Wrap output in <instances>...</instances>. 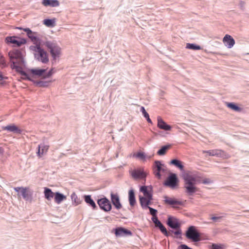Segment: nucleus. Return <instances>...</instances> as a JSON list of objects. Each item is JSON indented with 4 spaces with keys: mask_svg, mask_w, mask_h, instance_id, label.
<instances>
[{
    "mask_svg": "<svg viewBox=\"0 0 249 249\" xmlns=\"http://www.w3.org/2000/svg\"><path fill=\"white\" fill-rule=\"evenodd\" d=\"M8 63L7 62L4 55L0 53V67L4 68L8 67Z\"/></svg>",
    "mask_w": 249,
    "mask_h": 249,
    "instance_id": "ea45409f",
    "label": "nucleus"
},
{
    "mask_svg": "<svg viewBox=\"0 0 249 249\" xmlns=\"http://www.w3.org/2000/svg\"><path fill=\"white\" fill-rule=\"evenodd\" d=\"M16 29H19V30H23L24 31V30L25 29V28H23V27H17L16 28Z\"/></svg>",
    "mask_w": 249,
    "mask_h": 249,
    "instance_id": "603ef678",
    "label": "nucleus"
},
{
    "mask_svg": "<svg viewBox=\"0 0 249 249\" xmlns=\"http://www.w3.org/2000/svg\"><path fill=\"white\" fill-rule=\"evenodd\" d=\"M7 78L6 77L4 76L2 73H0V81H2L4 79H7Z\"/></svg>",
    "mask_w": 249,
    "mask_h": 249,
    "instance_id": "8fccbe9b",
    "label": "nucleus"
},
{
    "mask_svg": "<svg viewBox=\"0 0 249 249\" xmlns=\"http://www.w3.org/2000/svg\"><path fill=\"white\" fill-rule=\"evenodd\" d=\"M35 44L36 45L30 46L29 47L30 50L35 52L36 53H38L43 49L41 47V46H42V44H38L36 43H35Z\"/></svg>",
    "mask_w": 249,
    "mask_h": 249,
    "instance_id": "58836bf2",
    "label": "nucleus"
},
{
    "mask_svg": "<svg viewBox=\"0 0 249 249\" xmlns=\"http://www.w3.org/2000/svg\"><path fill=\"white\" fill-rule=\"evenodd\" d=\"M221 219V216H217L215 215H213L211 217V219L214 222H220V220Z\"/></svg>",
    "mask_w": 249,
    "mask_h": 249,
    "instance_id": "a18cd8bd",
    "label": "nucleus"
},
{
    "mask_svg": "<svg viewBox=\"0 0 249 249\" xmlns=\"http://www.w3.org/2000/svg\"><path fill=\"white\" fill-rule=\"evenodd\" d=\"M1 128L2 130H6L9 132L17 134H22L23 131L15 124H10L6 126H2Z\"/></svg>",
    "mask_w": 249,
    "mask_h": 249,
    "instance_id": "f3484780",
    "label": "nucleus"
},
{
    "mask_svg": "<svg viewBox=\"0 0 249 249\" xmlns=\"http://www.w3.org/2000/svg\"><path fill=\"white\" fill-rule=\"evenodd\" d=\"M129 204L131 207H134L137 204L135 190L131 188L128 193Z\"/></svg>",
    "mask_w": 249,
    "mask_h": 249,
    "instance_id": "412c9836",
    "label": "nucleus"
},
{
    "mask_svg": "<svg viewBox=\"0 0 249 249\" xmlns=\"http://www.w3.org/2000/svg\"><path fill=\"white\" fill-rule=\"evenodd\" d=\"M97 203L100 209L105 212H110L112 209V206L110 200L105 196L98 198Z\"/></svg>",
    "mask_w": 249,
    "mask_h": 249,
    "instance_id": "f8f14e48",
    "label": "nucleus"
},
{
    "mask_svg": "<svg viewBox=\"0 0 249 249\" xmlns=\"http://www.w3.org/2000/svg\"><path fill=\"white\" fill-rule=\"evenodd\" d=\"M226 106L229 108L236 111L241 112L242 108L240 107L236 103L234 102H226Z\"/></svg>",
    "mask_w": 249,
    "mask_h": 249,
    "instance_id": "7c9ffc66",
    "label": "nucleus"
},
{
    "mask_svg": "<svg viewBox=\"0 0 249 249\" xmlns=\"http://www.w3.org/2000/svg\"><path fill=\"white\" fill-rule=\"evenodd\" d=\"M7 55L11 68L24 76L23 79L33 82L35 86L40 88H47L52 82V81L35 80L33 78L35 75L31 73L29 69L27 70H23L22 66H25V61L23 53L21 50L15 49L10 51L8 53Z\"/></svg>",
    "mask_w": 249,
    "mask_h": 249,
    "instance_id": "f257e3e1",
    "label": "nucleus"
},
{
    "mask_svg": "<svg viewBox=\"0 0 249 249\" xmlns=\"http://www.w3.org/2000/svg\"><path fill=\"white\" fill-rule=\"evenodd\" d=\"M5 82L4 81H3V82H1V84H2V85H4V84H5Z\"/></svg>",
    "mask_w": 249,
    "mask_h": 249,
    "instance_id": "5fc2aeb1",
    "label": "nucleus"
},
{
    "mask_svg": "<svg viewBox=\"0 0 249 249\" xmlns=\"http://www.w3.org/2000/svg\"><path fill=\"white\" fill-rule=\"evenodd\" d=\"M157 121V126L159 128L167 131L171 130L172 126L168 124L160 116H158Z\"/></svg>",
    "mask_w": 249,
    "mask_h": 249,
    "instance_id": "aec40b11",
    "label": "nucleus"
},
{
    "mask_svg": "<svg viewBox=\"0 0 249 249\" xmlns=\"http://www.w3.org/2000/svg\"><path fill=\"white\" fill-rule=\"evenodd\" d=\"M41 4L45 7H55L58 6L60 3L58 0H42Z\"/></svg>",
    "mask_w": 249,
    "mask_h": 249,
    "instance_id": "b1692460",
    "label": "nucleus"
},
{
    "mask_svg": "<svg viewBox=\"0 0 249 249\" xmlns=\"http://www.w3.org/2000/svg\"><path fill=\"white\" fill-rule=\"evenodd\" d=\"M170 164L171 165H174L180 171H184V170L183 163L177 158L171 160L170 161Z\"/></svg>",
    "mask_w": 249,
    "mask_h": 249,
    "instance_id": "a878e982",
    "label": "nucleus"
},
{
    "mask_svg": "<svg viewBox=\"0 0 249 249\" xmlns=\"http://www.w3.org/2000/svg\"><path fill=\"white\" fill-rule=\"evenodd\" d=\"M53 198L54 202L59 204L67 199V196L59 192H56Z\"/></svg>",
    "mask_w": 249,
    "mask_h": 249,
    "instance_id": "393cba45",
    "label": "nucleus"
},
{
    "mask_svg": "<svg viewBox=\"0 0 249 249\" xmlns=\"http://www.w3.org/2000/svg\"><path fill=\"white\" fill-rule=\"evenodd\" d=\"M179 181L177 175L175 173H171L164 181L163 185L165 187L174 190L178 188Z\"/></svg>",
    "mask_w": 249,
    "mask_h": 249,
    "instance_id": "0eeeda50",
    "label": "nucleus"
},
{
    "mask_svg": "<svg viewBox=\"0 0 249 249\" xmlns=\"http://www.w3.org/2000/svg\"><path fill=\"white\" fill-rule=\"evenodd\" d=\"M172 144L170 143H167L165 145H162L157 151V155L159 156L165 155L166 154L167 151L172 147Z\"/></svg>",
    "mask_w": 249,
    "mask_h": 249,
    "instance_id": "bb28decb",
    "label": "nucleus"
},
{
    "mask_svg": "<svg viewBox=\"0 0 249 249\" xmlns=\"http://www.w3.org/2000/svg\"><path fill=\"white\" fill-rule=\"evenodd\" d=\"M139 201H140V205L143 209H147L148 208H149V207H150L149 206V205L152 204V199H147L146 198L145 205V204H143V202H142V200L145 199V197L143 196H139Z\"/></svg>",
    "mask_w": 249,
    "mask_h": 249,
    "instance_id": "c85d7f7f",
    "label": "nucleus"
},
{
    "mask_svg": "<svg viewBox=\"0 0 249 249\" xmlns=\"http://www.w3.org/2000/svg\"><path fill=\"white\" fill-rule=\"evenodd\" d=\"M151 220L153 222L157 225V227L160 229V231L162 234H163L166 236H169V234L166 228L159 220L158 216L152 217Z\"/></svg>",
    "mask_w": 249,
    "mask_h": 249,
    "instance_id": "6ab92c4d",
    "label": "nucleus"
},
{
    "mask_svg": "<svg viewBox=\"0 0 249 249\" xmlns=\"http://www.w3.org/2000/svg\"><path fill=\"white\" fill-rule=\"evenodd\" d=\"M153 171L155 177L158 179H161L162 175L161 173H165L166 172V167L160 160H155L153 165Z\"/></svg>",
    "mask_w": 249,
    "mask_h": 249,
    "instance_id": "1a4fd4ad",
    "label": "nucleus"
},
{
    "mask_svg": "<svg viewBox=\"0 0 249 249\" xmlns=\"http://www.w3.org/2000/svg\"><path fill=\"white\" fill-rule=\"evenodd\" d=\"M226 246L222 244L212 243L210 246V249H224Z\"/></svg>",
    "mask_w": 249,
    "mask_h": 249,
    "instance_id": "a19ab883",
    "label": "nucleus"
},
{
    "mask_svg": "<svg viewBox=\"0 0 249 249\" xmlns=\"http://www.w3.org/2000/svg\"><path fill=\"white\" fill-rule=\"evenodd\" d=\"M186 48L194 51L200 50L201 49V47L200 45H198L196 43H187L186 44Z\"/></svg>",
    "mask_w": 249,
    "mask_h": 249,
    "instance_id": "c9c22d12",
    "label": "nucleus"
},
{
    "mask_svg": "<svg viewBox=\"0 0 249 249\" xmlns=\"http://www.w3.org/2000/svg\"><path fill=\"white\" fill-rule=\"evenodd\" d=\"M148 209L149 210V214L152 215V217L157 216L158 213L157 210L152 207H149Z\"/></svg>",
    "mask_w": 249,
    "mask_h": 249,
    "instance_id": "37998d69",
    "label": "nucleus"
},
{
    "mask_svg": "<svg viewBox=\"0 0 249 249\" xmlns=\"http://www.w3.org/2000/svg\"><path fill=\"white\" fill-rule=\"evenodd\" d=\"M4 152L3 148L2 147H0V155L3 154Z\"/></svg>",
    "mask_w": 249,
    "mask_h": 249,
    "instance_id": "3c124183",
    "label": "nucleus"
},
{
    "mask_svg": "<svg viewBox=\"0 0 249 249\" xmlns=\"http://www.w3.org/2000/svg\"><path fill=\"white\" fill-rule=\"evenodd\" d=\"M140 111L142 113V116L145 118L147 122L149 124H152V121L149 117V115L146 111L144 107L142 106L141 107Z\"/></svg>",
    "mask_w": 249,
    "mask_h": 249,
    "instance_id": "f704fd0d",
    "label": "nucleus"
},
{
    "mask_svg": "<svg viewBox=\"0 0 249 249\" xmlns=\"http://www.w3.org/2000/svg\"><path fill=\"white\" fill-rule=\"evenodd\" d=\"M182 178L184 182L185 192L187 195L193 196L199 191V189L196 185L201 183V177L196 174L184 173Z\"/></svg>",
    "mask_w": 249,
    "mask_h": 249,
    "instance_id": "f03ea898",
    "label": "nucleus"
},
{
    "mask_svg": "<svg viewBox=\"0 0 249 249\" xmlns=\"http://www.w3.org/2000/svg\"><path fill=\"white\" fill-rule=\"evenodd\" d=\"M14 190L18 193V198L22 197L27 202H32L33 200V192L29 187H14Z\"/></svg>",
    "mask_w": 249,
    "mask_h": 249,
    "instance_id": "39448f33",
    "label": "nucleus"
},
{
    "mask_svg": "<svg viewBox=\"0 0 249 249\" xmlns=\"http://www.w3.org/2000/svg\"><path fill=\"white\" fill-rule=\"evenodd\" d=\"M223 41L226 46L228 48H232L235 44L233 38L229 35H226L223 38Z\"/></svg>",
    "mask_w": 249,
    "mask_h": 249,
    "instance_id": "5701e85b",
    "label": "nucleus"
},
{
    "mask_svg": "<svg viewBox=\"0 0 249 249\" xmlns=\"http://www.w3.org/2000/svg\"><path fill=\"white\" fill-rule=\"evenodd\" d=\"M40 44L46 47L53 60H55L60 56L61 49L55 40L43 39Z\"/></svg>",
    "mask_w": 249,
    "mask_h": 249,
    "instance_id": "7ed1b4c3",
    "label": "nucleus"
},
{
    "mask_svg": "<svg viewBox=\"0 0 249 249\" xmlns=\"http://www.w3.org/2000/svg\"><path fill=\"white\" fill-rule=\"evenodd\" d=\"M110 201L116 209L119 210L122 208L123 206L121 203L120 198L118 193L111 192Z\"/></svg>",
    "mask_w": 249,
    "mask_h": 249,
    "instance_id": "2eb2a0df",
    "label": "nucleus"
},
{
    "mask_svg": "<svg viewBox=\"0 0 249 249\" xmlns=\"http://www.w3.org/2000/svg\"><path fill=\"white\" fill-rule=\"evenodd\" d=\"M26 34L28 37L31 39L32 41L34 42V44L38 43L40 44L43 39H40L38 36V33L37 32H33L29 28H25L24 30Z\"/></svg>",
    "mask_w": 249,
    "mask_h": 249,
    "instance_id": "4468645a",
    "label": "nucleus"
},
{
    "mask_svg": "<svg viewBox=\"0 0 249 249\" xmlns=\"http://www.w3.org/2000/svg\"><path fill=\"white\" fill-rule=\"evenodd\" d=\"M43 23L48 27H54L56 25V18H45L43 20Z\"/></svg>",
    "mask_w": 249,
    "mask_h": 249,
    "instance_id": "c756f323",
    "label": "nucleus"
},
{
    "mask_svg": "<svg viewBox=\"0 0 249 249\" xmlns=\"http://www.w3.org/2000/svg\"><path fill=\"white\" fill-rule=\"evenodd\" d=\"M166 224L172 229H178L180 227L178 219L172 215L168 216Z\"/></svg>",
    "mask_w": 249,
    "mask_h": 249,
    "instance_id": "a211bd4d",
    "label": "nucleus"
},
{
    "mask_svg": "<svg viewBox=\"0 0 249 249\" xmlns=\"http://www.w3.org/2000/svg\"><path fill=\"white\" fill-rule=\"evenodd\" d=\"M35 57L44 64L47 63L49 61V54L44 49L39 53H35Z\"/></svg>",
    "mask_w": 249,
    "mask_h": 249,
    "instance_id": "dca6fc26",
    "label": "nucleus"
},
{
    "mask_svg": "<svg viewBox=\"0 0 249 249\" xmlns=\"http://www.w3.org/2000/svg\"><path fill=\"white\" fill-rule=\"evenodd\" d=\"M245 2L244 1H241L240 2V3H239V6L240 7V8L242 9H243L244 8V6L245 5Z\"/></svg>",
    "mask_w": 249,
    "mask_h": 249,
    "instance_id": "de8ad7c7",
    "label": "nucleus"
},
{
    "mask_svg": "<svg viewBox=\"0 0 249 249\" xmlns=\"http://www.w3.org/2000/svg\"><path fill=\"white\" fill-rule=\"evenodd\" d=\"M71 199L72 201V204L73 205L77 206L81 203L82 199L78 198L74 192H73L71 195Z\"/></svg>",
    "mask_w": 249,
    "mask_h": 249,
    "instance_id": "72a5a7b5",
    "label": "nucleus"
},
{
    "mask_svg": "<svg viewBox=\"0 0 249 249\" xmlns=\"http://www.w3.org/2000/svg\"><path fill=\"white\" fill-rule=\"evenodd\" d=\"M221 151L219 150H209L207 151H203V153H206L210 156H217L220 155Z\"/></svg>",
    "mask_w": 249,
    "mask_h": 249,
    "instance_id": "e433bc0d",
    "label": "nucleus"
},
{
    "mask_svg": "<svg viewBox=\"0 0 249 249\" xmlns=\"http://www.w3.org/2000/svg\"><path fill=\"white\" fill-rule=\"evenodd\" d=\"M163 197L164 198V204L170 206L174 209H179L180 206L184 205V203L182 201L178 199L175 197H169L167 195H165Z\"/></svg>",
    "mask_w": 249,
    "mask_h": 249,
    "instance_id": "9d476101",
    "label": "nucleus"
},
{
    "mask_svg": "<svg viewBox=\"0 0 249 249\" xmlns=\"http://www.w3.org/2000/svg\"><path fill=\"white\" fill-rule=\"evenodd\" d=\"M176 229L177 230L175 231H173V230H170V232H171L172 233H174L176 235V238H181V235H182V231H181L180 228L179 227V228Z\"/></svg>",
    "mask_w": 249,
    "mask_h": 249,
    "instance_id": "79ce46f5",
    "label": "nucleus"
},
{
    "mask_svg": "<svg viewBox=\"0 0 249 249\" xmlns=\"http://www.w3.org/2000/svg\"><path fill=\"white\" fill-rule=\"evenodd\" d=\"M148 199H153V194L152 192L151 193H149L148 196H146Z\"/></svg>",
    "mask_w": 249,
    "mask_h": 249,
    "instance_id": "09e8293b",
    "label": "nucleus"
},
{
    "mask_svg": "<svg viewBox=\"0 0 249 249\" xmlns=\"http://www.w3.org/2000/svg\"><path fill=\"white\" fill-rule=\"evenodd\" d=\"M152 187L150 186H141L140 188V191L144 195L148 196L149 193L152 192Z\"/></svg>",
    "mask_w": 249,
    "mask_h": 249,
    "instance_id": "473e14b6",
    "label": "nucleus"
},
{
    "mask_svg": "<svg viewBox=\"0 0 249 249\" xmlns=\"http://www.w3.org/2000/svg\"><path fill=\"white\" fill-rule=\"evenodd\" d=\"M186 237L194 242H198L201 240L199 232L196 230L194 226H190L185 231Z\"/></svg>",
    "mask_w": 249,
    "mask_h": 249,
    "instance_id": "6e6552de",
    "label": "nucleus"
},
{
    "mask_svg": "<svg viewBox=\"0 0 249 249\" xmlns=\"http://www.w3.org/2000/svg\"><path fill=\"white\" fill-rule=\"evenodd\" d=\"M112 232L117 237H128L133 235V232L130 230L122 226H118L113 229Z\"/></svg>",
    "mask_w": 249,
    "mask_h": 249,
    "instance_id": "9b49d317",
    "label": "nucleus"
},
{
    "mask_svg": "<svg viewBox=\"0 0 249 249\" xmlns=\"http://www.w3.org/2000/svg\"><path fill=\"white\" fill-rule=\"evenodd\" d=\"M133 156L136 158L143 161H145L147 158L145 153L141 151L137 152Z\"/></svg>",
    "mask_w": 249,
    "mask_h": 249,
    "instance_id": "4c0bfd02",
    "label": "nucleus"
},
{
    "mask_svg": "<svg viewBox=\"0 0 249 249\" xmlns=\"http://www.w3.org/2000/svg\"><path fill=\"white\" fill-rule=\"evenodd\" d=\"M142 202H143V204L145 205L146 199H142Z\"/></svg>",
    "mask_w": 249,
    "mask_h": 249,
    "instance_id": "864d4df0",
    "label": "nucleus"
},
{
    "mask_svg": "<svg viewBox=\"0 0 249 249\" xmlns=\"http://www.w3.org/2000/svg\"><path fill=\"white\" fill-rule=\"evenodd\" d=\"M49 146L45 145H38L36 154L39 157H41L43 154L46 152L48 149Z\"/></svg>",
    "mask_w": 249,
    "mask_h": 249,
    "instance_id": "2f4dec72",
    "label": "nucleus"
},
{
    "mask_svg": "<svg viewBox=\"0 0 249 249\" xmlns=\"http://www.w3.org/2000/svg\"><path fill=\"white\" fill-rule=\"evenodd\" d=\"M132 178L135 180L142 179L145 181L147 174L143 169L138 168L129 171Z\"/></svg>",
    "mask_w": 249,
    "mask_h": 249,
    "instance_id": "ddd939ff",
    "label": "nucleus"
},
{
    "mask_svg": "<svg viewBox=\"0 0 249 249\" xmlns=\"http://www.w3.org/2000/svg\"><path fill=\"white\" fill-rule=\"evenodd\" d=\"M212 181L210 179V178H206L203 180L201 179V182H202V183L204 184H209L211 183H212Z\"/></svg>",
    "mask_w": 249,
    "mask_h": 249,
    "instance_id": "49530a36",
    "label": "nucleus"
},
{
    "mask_svg": "<svg viewBox=\"0 0 249 249\" xmlns=\"http://www.w3.org/2000/svg\"><path fill=\"white\" fill-rule=\"evenodd\" d=\"M4 42L8 45L13 47H20L27 43L28 39L18 36H9L5 37Z\"/></svg>",
    "mask_w": 249,
    "mask_h": 249,
    "instance_id": "20e7f679",
    "label": "nucleus"
},
{
    "mask_svg": "<svg viewBox=\"0 0 249 249\" xmlns=\"http://www.w3.org/2000/svg\"><path fill=\"white\" fill-rule=\"evenodd\" d=\"M177 249H193L189 247H188L187 245L185 244H181L180 245H179Z\"/></svg>",
    "mask_w": 249,
    "mask_h": 249,
    "instance_id": "c03bdc74",
    "label": "nucleus"
},
{
    "mask_svg": "<svg viewBox=\"0 0 249 249\" xmlns=\"http://www.w3.org/2000/svg\"><path fill=\"white\" fill-rule=\"evenodd\" d=\"M85 202L88 206L91 207L93 210H97L98 207L93 199L92 198L91 195H84L83 196Z\"/></svg>",
    "mask_w": 249,
    "mask_h": 249,
    "instance_id": "4be33fe9",
    "label": "nucleus"
},
{
    "mask_svg": "<svg viewBox=\"0 0 249 249\" xmlns=\"http://www.w3.org/2000/svg\"><path fill=\"white\" fill-rule=\"evenodd\" d=\"M29 71L33 75L39 76L43 79L50 78L54 73L53 68H52L48 71L47 69L39 68L29 69Z\"/></svg>",
    "mask_w": 249,
    "mask_h": 249,
    "instance_id": "423d86ee",
    "label": "nucleus"
},
{
    "mask_svg": "<svg viewBox=\"0 0 249 249\" xmlns=\"http://www.w3.org/2000/svg\"><path fill=\"white\" fill-rule=\"evenodd\" d=\"M44 195L45 199L48 201L51 200L54 196V193L50 188L47 187L44 188Z\"/></svg>",
    "mask_w": 249,
    "mask_h": 249,
    "instance_id": "cd10ccee",
    "label": "nucleus"
}]
</instances>
